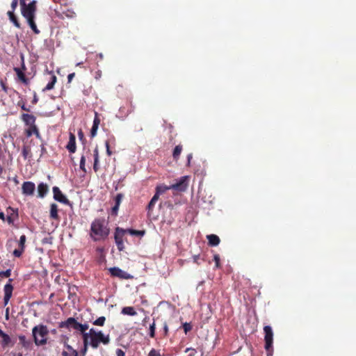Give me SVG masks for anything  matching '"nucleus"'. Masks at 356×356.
<instances>
[{"instance_id": "473e14b6", "label": "nucleus", "mask_w": 356, "mask_h": 356, "mask_svg": "<svg viewBox=\"0 0 356 356\" xmlns=\"http://www.w3.org/2000/svg\"><path fill=\"white\" fill-rule=\"evenodd\" d=\"M106 322V318L104 316H100L97 318L92 323L97 326H104Z\"/></svg>"}, {"instance_id": "4d7b16f0", "label": "nucleus", "mask_w": 356, "mask_h": 356, "mask_svg": "<svg viewBox=\"0 0 356 356\" xmlns=\"http://www.w3.org/2000/svg\"><path fill=\"white\" fill-rule=\"evenodd\" d=\"M46 152H47V150H46V148H45L44 145H41V155H40V156H42V155L44 154V153H46Z\"/></svg>"}, {"instance_id": "4c0bfd02", "label": "nucleus", "mask_w": 356, "mask_h": 356, "mask_svg": "<svg viewBox=\"0 0 356 356\" xmlns=\"http://www.w3.org/2000/svg\"><path fill=\"white\" fill-rule=\"evenodd\" d=\"M100 122H101V120H100V118H99V115L98 113L97 112H95V118H94V120H93V124H92L99 127V124H100Z\"/></svg>"}, {"instance_id": "09e8293b", "label": "nucleus", "mask_w": 356, "mask_h": 356, "mask_svg": "<svg viewBox=\"0 0 356 356\" xmlns=\"http://www.w3.org/2000/svg\"><path fill=\"white\" fill-rule=\"evenodd\" d=\"M199 259H200V254H195L193 256V262L197 264V265H200Z\"/></svg>"}, {"instance_id": "680f3d73", "label": "nucleus", "mask_w": 356, "mask_h": 356, "mask_svg": "<svg viewBox=\"0 0 356 356\" xmlns=\"http://www.w3.org/2000/svg\"><path fill=\"white\" fill-rule=\"evenodd\" d=\"M8 312H9V308H7L6 310V320H8V318H9Z\"/></svg>"}, {"instance_id": "6ab92c4d", "label": "nucleus", "mask_w": 356, "mask_h": 356, "mask_svg": "<svg viewBox=\"0 0 356 356\" xmlns=\"http://www.w3.org/2000/svg\"><path fill=\"white\" fill-rule=\"evenodd\" d=\"M19 344L22 345V347L29 350L31 349L33 346V343L31 340L27 339L26 336L19 335Z\"/></svg>"}, {"instance_id": "b1692460", "label": "nucleus", "mask_w": 356, "mask_h": 356, "mask_svg": "<svg viewBox=\"0 0 356 356\" xmlns=\"http://www.w3.org/2000/svg\"><path fill=\"white\" fill-rule=\"evenodd\" d=\"M170 189H172L171 188H170V186H165L164 184H161V185H159L156 187V193H155V195H157L158 197L159 198V196L162 194H163L164 193H165L168 190H170Z\"/></svg>"}, {"instance_id": "a18cd8bd", "label": "nucleus", "mask_w": 356, "mask_h": 356, "mask_svg": "<svg viewBox=\"0 0 356 356\" xmlns=\"http://www.w3.org/2000/svg\"><path fill=\"white\" fill-rule=\"evenodd\" d=\"M119 207H120L119 206L114 205V207L112 208V210H111V215L117 216Z\"/></svg>"}, {"instance_id": "423d86ee", "label": "nucleus", "mask_w": 356, "mask_h": 356, "mask_svg": "<svg viewBox=\"0 0 356 356\" xmlns=\"http://www.w3.org/2000/svg\"><path fill=\"white\" fill-rule=\"evenodd\" d=\"M126 233H127V229H124L120 227H117L115 229L114 238L118 249L120 251H122L124 248L123 238Z\"/></svg>"}, {"instance_id": "6e6d98bb", "label": "nucleus", "mask_w": 356, "mask_h": 356, "mask_svg": "<svg viewBox=\"0 0 356 356\" xmlns=\"http://www.w3.org/2000/svg\"><path fill=\"white\" fill-rule=\"evenodd\" d=\"M74 76H75V73L74 72L69 74L68 76H67V81H68V83H70L72 81V79Z\"/></svg>"}, {"instance_id": "f257e3e1", "label": "nucleus", "mask_w": 356, "mask_h": 356, "mask_svg": "<svg viewBox=\"0 0 356 356\" xmlns=\"http://www.w3.org/2000/svg\"><path fill=\"white\" fill-rule=\"evenodd\" d=\"M58 327L73 328L79 331L82 336V339H84L85 336L87 337L88 343L94 349H97L101 343L107 345L111 341L109 334L105 335L102 331H97L94 328H90L87 332L89 325L88 323L81 324L73 317H70L66 321L60 322Z\"/></svg>"}, {"instance_id": "a19ab883", "label": "nucleus", "mask_w": 356, "mask_h": 356, "mask_svg": "<svg viewBox=\"0 0 356 356\" xmlns=\"http://www.w3.org/2000/svg\"><path fill=\"white\" fill-rule=\"evenodd\" d=\"M98 128L99 127L92 124V127L90 130V136L92 138H94L97 135Z\"/></svg>"}, {"instance_id": "3c124183", "label": "nucleus", "mask_w": 356, "mask_h": 356, "mask_svg": "<svg viewBox=\"0 0 356 356\" xmlns=\"http://www.w3.org/2000/svg\"><path fill=\"white\" fill-rule=\"evenodd\" d=\"M38 97L37 96L36 92H34V93H33V98L31 102H32L33 104H36L38 103Z\"/></svg>"}, {"instance_id": "c9c22d12", "label": "nucleus", "mask_w": 356, "mask_h": 356, "mask_svg": "<svg viewBox=\"0 0 356 356\" xmlns=\"http://www.w3.org/2000/svg\"><path fill=\"white\" fill-rule=\"evenodd\" d=\"M213 261H215V268H220L221 267V265H220V258L219 254H214Z\"/></svg>"}, {"instance_id": "49530a36", "label": "nucleus", "mask_w": 356, "mask_h": 356, "mask_svg": "<svg viewBox=\"0 0 356 356\" xmlns=\"http://www.w3.org/2000/svg\"><path fill=\"white\" fill-rule=\"evenodd\" d=\"M65 16L69 18H73L76 16V13L73 11L68 10L67 13H65Z\"/></svg>"}, {"instance_id": "69168bd1", "label": "nucleus", "mask_w": 356, "mask_h": 356, "mask_svg": "<svg viewBox=\"0 0 356 356\" xmlns=\"http://www.w3.org/2000/svg\"><path fill=\"white\" fill-rule=\"evenodd\" d=\"M52 332H53V333H56V330H52Z\"/></svg>"}, {"instance_id": "a211bd4d", "label": "nucleus", "mask_w": 356, "mask_h": 356, "mask_svg": "<svg viewBox=\"0 0 356 356\" xmlns=\"http://www.w3.org/2000/svg\"><path fill=\"white\" fill-rule=\"evenodd\" d=\"M64 346L65 350H63L62 356H79V353L72 346L65 343Z\"/></svg>"}, {"instance_id": "39448f33", "label": "nucleus", "mask_w": 356, "mask_h": 356, "mask_svg": "<svg viewBox=\"0 0 356 356\" xmlns=\"http://www.w3.org/2000/svg\"><path fill=\"white\" fill-rule=\"evenodd\" d=\"M265 350L267 352V356H272L273 354V332L270 325H266L264 327Z\"/></svg>"}, {"instance_id": "f8f14e48", "label": "nucleus", "mask_w": 356, "mask_h": 356, "mask_svg": "<svg viewBox=\"0 0 356 356\" xmlns=\"http://www.w3.org/2000/svg\"><path fill=\"white\" fill-rule=\"evenodd\" d=\"M26 241V236L22 235L20 236V238H19V241L18 243L19 248L15 249L13 252V255L15 257H20L22 256V254H23V252L24 251V248H25Z\"/></svg>"}, {"instance_id": "7ed1b4c3", "label": "nucleus", "mask_w": 356, "mask_h": 356, "mask_svg": "<svg viewBox=\"0 0 356 356\" xmlns=\"http://www.w3.org/2000/svg\"><path fill=\"white\" fill-rule=\"evenodd\" d=\"M20 4L22 6V14L24 18H26L29 26L32 31L35 33L38 34L40 31L37 28L35 22V10L36 6L34 1L26 4L25 0H20Z\"/></svg>"}, {"instance_id": "412c9836", "label": "nucleus", "mask_w": 356, "mask_h": 356, "mask_svg": "<svg viewBox=\"0 0 356 356\" xmlns=\"http://www.w3.org/2000/svg\"><path fill=\"white\" fill-rule=\"evenodd\" d=\"M93 156H94V165L93 170L95 172H97L99 169V149L97 146L93 151Z\"/></svg>"}, {"instance_id": "dca6fc26", "label": "nucleus", "mask_w": 356, "mask_h": 356, "mask_svg": "<svg viewBox=\"0 0 356 356\" xmlns=\"http://www.w3.org/2000/svg\"><path fill=\"white\" fill-rule=\"evenodd\" d=\"M49 218L51 220H60L58 205L55 203L50 204Z\"/></svg>"}, {"instance_id": "13d9d810", "label": "nucleus", "mask_w": 356, "mask_h": 356, "mask_svg": "<svg viewBox=\"0 0 356 356\" xmlns=\"http://www.w3.org/2000/svg\"><path fill=\"white\" fill-rule=\"evenodd\" d=\"M192 157H193V155L192 154H189L188 156H187V159H188V163H187V165H190V163H191V160L192 159Z\"/></svg>"}, {"instance_id": "c85d7f7f", "label": "nucleus", "mask_w": 356, "mask_h": 356, "mask_svg": "<svg viewBox=\"0 0 356 356\" xmlns=\"http://www.w3.org/2000/svg\"><path fill=\"white\" fill-rule=\"evenodd\" d=\"M158 200H159L158 196L154 195V196L152 197V198L151 199L150 202H149V204L147 207L148 213H149L153 210V208H154L156 202L158 201Z\"/></svg>"}, {"instance_id": "de8ad7c7", "label": "nucleus", "mask_w": 356, "mask_h": 356, "mask_svg": "<svg viewBox=\"0 0 356 356\" xmlns=\"http://www.w3.org/2000/svg\"><path fill=\"white\" fill-rule=\"evenodd\" d=\"M17 4H18V0H13L12 1V3H11V8H12V11L14 12V10L16 9L17 6Z\"/></svg>"}, {"instance_id": "37998d69", "label": "nucleus", "mask_w": 356, "mask_h": 356, "mask_svg": "<svg viewBox=\"0 0 356 356\" xmlns=\"http://www.w3.org/2000/svg\"><path fill=\"white\" fill-rule=\"evenodd\" d=\"M148 356H161L159 351L152 348L149 354H148Z\"/></svg>"}, {"instance_id": "c03bdc74", "label": "nucleus", "mask_w": 356, "mask_h": 356, "mask_svg": "<svg viewBox=\"0 0 356 356\" xmlns=\"http://www.w3.org/2000/svg\"><path fill=\"white\" fill-rule=\"evenodd\" d=\"M105 146H106V154L108 155V156H111L112 154V152L110 149V145H109V141L108 140H106L105 142Z\"/></svg>"}, {"instance_id": "7c9ffc66", "label": "nucleus", "mask_w": 356, "mask_h": 356, "mask_svg": "<svg viewBox=\"0 0 356 356\" xmlns=\"http://www.w3.org/2000/svg\"><path fill=\"white\" fill-rule=\"evenodd\" d=\"M1 338H2V341H1L2 346L5 347V346H8L11 341V339H10V337H9V335L4 333V334L1 337Z\"/></svg>"}, {"instance_id": "864d4df0", "label": "nucleus", "mask_w": 356, "mask_h": 356, "mask_svg": "<svg viewBox=\"0 0 356 356\" xmlns=\"http://www.w3.org/2000/svg\"><path fill=\"white\" fill-rule=\"evenodd\" d=\"M190 350H191V353L188 356H197V351L195 349L187 348L186 350V352H187V351H188Z\"/></svg>"}, {"instance_id": "0e129e2a", "label": "nucleus", "mask_w": 356, "mask_h": 356, "mask_svg": "<svg viewBox=\"0 0 356 356\" xmlns=\"http://www.w3.org/2000/svg\"><path fill=\"white\" fill-rule=\"evenodd\" d=\"M5 332H3L1 329H0V337H1L3 334H4Z\"/></svg>"}, {"instance_id": "e2e57ef3", "label": "nucleus", "mask_w": 356, "mask_h": 356, "mask_svg": "<svg viewBox=\"0 0 356 356\" xmlns=\"http://www.w3.org/2000/svg\"><path fill=\"white\" fill-rule=\"evenodd\" d=\"M13 181L16 184H19V181L17 179V177H15L14 179H13Z\"/></svg>"}, {"instance_id": "0eeeda50", "label": "nucleus", "mask_w": 356, "mask_h": 356, "mask_svg": "<svg viewBox=\"0 0 356 356\" xmlns=\"http://www.w3.org/2000/svg\"><path fill=\"white\" fill-rule=\"evenodd\" d=\"M188 176H184L180 178V179L176 182L175 184H173L170 186V188L172 189L183 192L185 191L188 186Z\"/></svg>"}, {"instance_id": "2eb2a0df", "label": "nucleus", "mask_w": 356, "mask_h": 356, "mask_svg": "<svg viewBox=\"0 0 356 356\" xmlns=\"http://www.w3.org/2000/svg\"><path fill=\"white\" fill-rule=\"evenodd\" d=\"M66 148L70 153H74L76 149V137L72 133L70 134V138Z\"/></svg>"}, {"instance_id": "338daca9", "label": "nucleus", "mask_w": 356, "mask_h": 356, "mask_svg": "<svg viewBox=\"0 0 356 356\" xmlns=\"http://www.w3.org/2000/svg\"><path fill=\"white\" fill-rule=\"evenodd\" d=\"M2 87L5 90V86H4V85L3 83H2Z\"/></svg>"}, {"instance_id": "a878e982", "label": "nucleus", "mask_w": 356, "mask_h": 356, "mask_svg": "<svg viewBox=\"0 0 356 356\" xmlns=\"http://www.w3.org/2000/svg\"><path fill=\"white\" fill-rule=\"evenodd\" d=\"M121 313L124 315L136 316L137 314L133 307H124L122 308Z\"/></svg>"}, {"instance_id": "ea45409f", "label": "nucleus", "mask_w": 356, "mask_h": 356, "mask_svg": "<svg viewBox=\"0 0 356 356\" xmlns=\"http://www.w3.org/2000/svg\"><path fill=\"white\" fill-rule=\"evenodd\" d=\"M182 326H183V328H184L185 334H187L192 329L191 325L190 323H183Z\"/></svg>"}, {"instance_id": "20e7f679", "label": "nucleus", "mask_w": 356, "mask_h": 356, "mask_svg": "<svg viewBox=\"0 0 356 356\" xmlns=\"http://www.w3.org/2000/svg\"><path fill=\"white\" fill-rule=\"evenodd\" d=\"M48 328L46 325L40 324L33 327L32 334L36 346H44L47 343Z\"/></svg>"}, {"instance_id": "ddd939ff", "label": "nucleus", "mask_w": 356, "mask_h": 356, "mask_svg": "<svg viewBox=\"0 0 356 356\" xmlns=\"http://www.w3.org/2000/svg\"><path fill=\"white\" fill-rule=\"evenodd\" d=\"M37 191L38 197L44 198L49 192V186L47 184L41 182L38 185Z\"/></svg>"}, {"instance_id": "f03ea898", "label": "nucleus", "mask_w": 356, "mask_h": 356, "mask_svg": "<svg viewBox=\"0 0 356 356\" xmlns=\"http://www.w3.org/2000/svg\"><path fill=\"white\" fill-rule=\"evenodd\" d=\"M109 234L110 229L105 219L96 218L92 222L90 236L94 241L105 240Z\"/></svg>"}, {"instance_id": "58836bf2", "label": "nucleus", "mask_w": 356, "mask_h": 356, "mask_svg": "<svg viewBox=\"0 0 356 356\" xmlns=\"http://www.w3.org/2000/svg\"><path fill=\"white\" fill-rule=\"evenodd\" d=\"M155 323L154 321L149 326V337L152 338H154L155 337Z\"/></svg>"}, {"instance_id": "e433bc0d", "label": "nucleus", "mask_w": 356, "mask_h": 356, "mask_svg": "<svg viewBox=\"0 0 356 356\" xmlns=\"http://www.w3.org/2000/svg\"><path fill=\"white\" fill-rule=\"evenodd\" d=\"M124 195L122 193H118L115 197V205L119 206L120 205L122 200L123 199Z\"/></svg>"}, {"instance_id": "f704fd0d", "label": "nucleus", "mask_w": 356, "mask_h": 356, "mask_svg": "<svg viewBox=\"0 0 356 356\" xmlns=\"http://www.w3.org/2000/svg\"><path fill=\"white\" fill-rule=\"evenodd\" d=\"M80 169L84 172L86 173V157L85 156L82 155L80 160Z\"/></svg>"}, {"instance_id": "5fc2aeb1", "label": "nucleus", "mask_w": 356, "mask_h": 356, "mask_svg": "<svg viewBox=\"0 0 356 356\" xmlns=\"http://www.w3.org/2000/svg\"><path fill=\"white\" fill-rule=\"evenodd\" d=\"M116 355L117 356H125V353L122 349L118 348L116 350Z\"/></svg>"}, {"instance_id": "4be33fe9", "label": "nucleus", "mask_w": 356, "mask_h": 356, "mask_svg": "<svg viewBox=\"0 0 356 356\" xmlns=\"http://www.w3.org/2000/svg\"><path fill=\"white\" fill-rule=\"evenodd\" d=\"M207 238L210 246H217L220 242V238L216 234L207 235Z\"/></svg>"}, {"instance_id": "052dcab7", "label": "nucleus", "mask_w": 356, "mask_h": 356, "mask_svg": "<svg viewBox=\"0 0 356 356\" xmlns=\"http://www.w3.org/2000/svg\"><path fill=\"white\" fill-rule=\"evenodd\" d=\"M78 135L80 138H83V133L81 129L78 131Z\"/></svg>"}, {"instance_id": "cd10ccee", "label": "nucleus", "mask_w": 356, "mask_h": 356, "mask_svg": "<svg viewBox=\"0 0 356 356\" xmlns=\"http://www.w3.org/2000/svg\"><path fill=\"white\" fill-rule=\"evenodd\" d=\"M8 15L9 16L10 20L14 24V25L17 28H20V24L19 23L17 17L15 15L14 12L8 11Z\"/></svg>"}, {"instance_id": "6e6552de", "label": "nucleus", "mask_w": 356, "mask_h": 356, "mask_svg": "<svg viewBox=\"0 0 356 356\" xmlns=\"http://www.w3.org/2000/svg\"><path fill=\"white\" fill-rule=\"evenodd\" d=\"M54 193V199L63 204L70 205V200L63 194L62 191L58 186H54L52 188Z\"/></svg>"}, {"instance_id": "393cba45", "label": "nucleus", "mask_w": 356, "mask_h": 356, "mask_svg": "<svg viewBox=\"0 0 356 356\" xmlns=\"http://www.w3.org/2000/svg\"><path fill=\"white\" fill-rule=\"evenodd\" d=\"M182 149L183 147L181 145H178L175 146V147L174 148L172 152V157L175 161H177L179 159V156L182 152Z\"/></svg>"}, {"instance_id": "aec40b11", "label": "nucleus", "mask_w": 356, "mask_h": 356, "mask_svg": "<svg viewBox=\"0 0 356 356\" xmlns=\"http://www.w3.org/2000/svg\"><path fill=\"white\" fill-rule=\"evenodd\" d=\"M14 70L16 72L19 80H20L22 83H24L26 85L29 84V79L26 76L24 72L20 68L15 67L14 68Z\"/></svg>"}, {"instance_id": "8fccbe9b", "label": "nucleus", "mask_w": 356, "mask_h": 356, "mask_svg": "<svg viewBox=\"0 0 356 356\" xmlns=\"http://www.w3.org/2000/svg\"><path fill=\"white\" fill-rule=\"evenodd\" d=\"M18 105L21 106V108L23 110V111H27V112H29L30 111V109L29 108H27L25 104L24 103H22L21 104L20 102H18Z\"/></svg>"}, {"instance_id": "f3484780", "label": "nucleus", "mask_w": 356, "mask_h": 356, "mask_svg": "<svg viewBox=\"0 0 356 356\" xmlns=\"http://www.w3.org/2000/svg\"><path fill=\"white\" fill-rule=\"evenodd\" d=\"M49 74L50 75L49 81L47 86L42 89L43 92L52 90L54 88V85L57 81V77L54 74V72H50Z\"/></svg>"}, {"instance_id": "79ce46f5", "label": "nucleus", "mask_w": 356, "mask_h": 356, "mask_svg": "<svg viewBox=\"0 0 356 356\" xmlns=\"http://www.w3.org/2000/svg\"><path fill=\"white\" fill-rule=\"evenodd\" d=\"M11 275V270L8 269L5 271H0V277H9Z\"/></svg>"}, {"instance_id": "bf43d9fd", "label": "nucleus", "mask_w": 356, "mask_h": 356, "mask_svg": "<svg viewBox=\"0 0 356 356\" xmlns=\"http://www.w3.org/2000/svg\"><path fill=\"white\" fill-rule=\"evenodd\" d=\"M0 219L2 220L3 221L6 220V217L3 212H0Z\"/></svg>"}, {"instance_id": "2f4dec72", "label": "nucleus", "mask_w": 356, "mask_h": 356, "mask_svg": "<svg viewBox=\"0 0 356 356\" xmlns=\"http://www.w3.org/2000/svg\"><path fill=\"white\" fill-rule=\"evenodd\" d=\"M22 156L26 159L31 154V148L29 146H24L22 151Z\"/></svg>"}, {"instance_id": "72a5a7b5", "label": "nucleus", "mask_w": 356, "mask_h": 356, "mask_svg": "<svg viewBox=\"0 0 356 356\" xmlns=\"http://www.w3.org/2000/svg\"><path fill=\"white\" fill-rule=\"evenodd\" d=\"M18 218V213H17L15 215L11 214L10 216H8L6 218V220L8 222L9 225H13L14 223L15 218Z\"/></svg>"}, {"instance_id": "bb28decb", "label": "nucleus", "mask_w": 356, "mask_h": 356, "mask_svg": "<svg viewBox=\"0 0 356 356\" xmlns=\"http://www.w3.org/2000/svg\"><path fill=\"white\" fill-rule=\"evenodd\" d=\"M83 339V345L80 350V355H81V356H86L88 349V346H90V344L88 343V339H87L86 336H85L84 339Z\"/></svg>"}, {"instance_id": "9d476101", "label": "nucleus", "mask_w": 356, "mask_h": 356, "mask_svg": "<svg viewBox=\"0 0 356 356\" xmlns=\"http://www.w3.org/2000/svg\"><path fill=\"white\" fill-rule=\"evenodd\" d=\"M35 190V184L32 181H24L22 186V191L23 195L26 196H32L34 195Z\"/></svg>"}, {"instance_id": "603ef678", "label": "nucleus", "mask_w": 356, "mask_h": 356, "mask_svg": "<svg viewBox=\"0 0 356 356\" xmlns=\"http://www.w3.org/2000/svg\"><path fill=\"white\" fill-rule=\"evenodd\" d=\"M163 331H164V336L167 337L168 335V326L166 323L163 325Z\"/></svg>"}, {"instance_id": "c756f323", "label": "nucleus", "mask_w": 356, "mask_h": 356, "mask_svg": "<svg viewBox=\"0 0 356 356\" xmlns=\"http://www.w3.org/2000/svg\"><path fill=\"white\" fill-rule=\"evenodd\" d=\"M127 233L130 234L131 235L138 236H143L145 234V230H136V229H127Z\"/></svg>"}, {"instance_id": "774afa93", "label": "nucleus", "mask_w": 356, "mask_h": 356, "mask_svg": "<svg viewBox=\"0 0 356 356\" xmlns=\"http://www.w3.org/2000/svg\"><path fill=\"white\" fill-rule=\"evenodd\" d=\"M19 356H22V355H20Z\"/></svg>"}, {"instance_id": "4468645a", "label": "nucleus", "mask_w": 356, "mask_h": 356, "mask_svg": "<svg viewBox=\"0 0 356 356\" xmlns=\"http://www.w3.org/2000/svg\"><path fill=\"white\" fill-rule=\"evenodd\" d=\"M21 120L29 127L35 124L36 118L33 115L23 113L21 115Z\"/></svg>"}, {"instance_id": "9b49d317", "label": "nucleus", "mask_w": 356, "mask_h": 356, "mask_svg": "<svg viewBox=\"0 0 356 356\" xmlns=\"http://www.w3.org/2000/svg\"><path fill=\"white\" fill-rule=\"evenodd\" d=\"M12 279H9L8 283H7L3 287L4 291V297H3V304L4 305H7L10 298L13 295V286L11 284Z\"/></svg>"}, {"instance_id": "5701e85b", "label": "nucleus", "mask_w": 356, "mask_h": 356, "mask_svg": "<svg viewBox=\"0 0 356 356\" xmlns=\"http://www.w3.org/2000/svg\"><path fill=\"white\" fill-rule=\"evenodd\" d=\"M35 134L37 138H40V132L35 124L29 126V128L26 130V136L28 137Z\"/></svg>"}, {"instance_id": "1a4fd4ad", "label": "nucleus", "mask_w": 356, "mask_h": 356, "mask_svg": "<svg viewBox=\"0 0 356 356\" xmlns=\"http://www.w3.org/2000/svg\"><path fill=\"white\" fill-rule=\"evenodd\" d=\"M109 272L113 277H117L120 279L129 280L132 278V276L127 272L122 270L118 267H113L109 268Z\"/></svg>"}]
</instances>
